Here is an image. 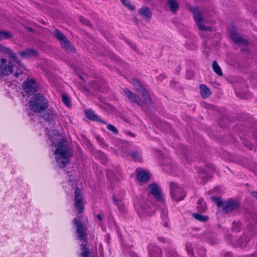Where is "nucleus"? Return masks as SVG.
<instances>
[{
  "mask_svg": "<svg viewBox=\"0 0 257 257\" xmlns=\"http://www.w3.org/2000/svg\"><path fill=\"white\" fill-rule=\"evenodd\" d=\"M200 89L201 96L204 98H206L210 96L211 92L208 87L204 84H200L199 86Z\"/></svg>",
  "mask_w": 257,
  "mask_h": 257,
  "instance_id": "nucleus-25",
  "label": "nucleus"
},
{
  "mask_svg": "<svg viewBox=\"0 0 257 257\" xmlns=\"http://www.w3.org/2000/svg\"><path fill=\"white\" fill-rule=\"evenodd\" d=\"M13 37V35L8 31H0V41L5 39H10Z\"/></svg>",
  "mask_w": 257,
  "mask_h": 257,
  "instance_id": "nucleus-29",
  "label": "nucleus"
},
{
  "mask_svg": "<svg viewBox=\"0 0 257 257\" xmlns=\"http://www.w3.org/2000/svg\"><path fill=\"white\" fill-rule=\"evenodd\" d=\"M123 93L124 95L129 99L130 101L134 102L143 107H144L145 104L147 105L151 104L145 103V99L144 98L143 101L139 99L135 94H134L128 89H124L123 90Z\"/></svg>",
  "mask_w": 257,
  "mask_h": 257,
  "instance_id": "nucleus-13",
  "label": "nucleus"
},
{
  "mask_svg": "<svg viewBox=\"0 0 257 257\" xmlns=\"http://www.w3.org/2000/svg\"><path fill=\"white\" fill-rule=\"evenodd\" d=\"M30 109L35 112L42 113L49 106V101L43 94L37 93L29 100Z\"/></svg>",
  "mask_w": 257,
  "mask_h": 257,
  "instance_id": "nucleus-4",
  "label": "nucleus"
},
{
  "mask_svg": "<svg viewBox=\"0 0 257 257\" xmlns=\"http://www.w3.org/2000/svg\"><path fill=\"white\" fill-rule=\"evenodd\" d=\"M212 69L214 72L218 75L221 76L222 75V72L220 67L218 65L216 60L213 61L212 62Z\"/></svg>",
  "mask_w": 257,
  "mask_h": 257,
  "instance_id": "nucleus-30",
  "label": "nucleus"
},
{
  "mask_svg": "<svg viewBox=\"0 0 257 257\" xmlns=\"http://www.w3.org/2000/svg\"><path fill=\"white\" fill-rule=\"evenodd\" d=\"M38 85L33 79H27L23 83L24 91L27 93H34L37 91Z\"/></svg>",
  "mask_w": 257,
  "mask_h": 257,
  "instance_id": "nucleus-11",
  "label": "nucleus"
},
{
  "mask_svg": "<svg viewBox=\"0 0 257 257\" xmlns=\"http://www.w3.org/2000/svg\"><path fill=\"white\" fill-rule=\"evenodd\" d=\"M84 204L81 191L78 188H76L75 191L74 206L79 213H81L83 211Z\"/></svg>",
  "mask_w": 257,
  "mask_h": 257,
  "instance_id": "nucleus-9",
  "label": "nucleus"
},
{
  "mask_svg": "<svg viewBox=\"0 0 257 257\" xmlns=\"http://www.w3.org/2000/svg\"><path fill=\"white\" fill-rule=\"evenodd\" d=\"M125 134L130 136V137H135V135L131 132H128V131H126L125 132Z\"/></svg>",
  "mask_w": 257,
  "mask_h": 257,
  "instance_id": "nucleus-41",
  "label": "nucleus"
},
{
  "mask_svg": "<svg viewBox=\"0 0 257 257\" xmlns=\"http://www.w3.org/2000/svg\"><path fill=\"white\" fill-rule=\"evenodd\" d=\"M149 192L153 195L157 200L161 202L163 201V195L159 186L156 184H152L149 186Z\"/></svg>",
  "mask_w": 257,
  "mask_h": 257,
  "instance_id": "nucleus-15",
  "label": "nucleus"
},
{
  "mask_svg": "<svg viewBox=\"0 0 257 257\" xmlns=\"http://www.w3.org/2000/svg\"><path fill=\"white\" fill-rule=\"evenodd\" d=\"M252 196L257 199V192H253Z\"/></svg>",
  "mask_w": 257,
  "mask_h": 257,
  "instance_id": "nucleus-44",
  "label": "nucleus"
},
{
  "mask_svg": "<svg viewBox=\"0 0 257 257\" xmlns=\"http://www.w3.org/2000/svg\"><path fill=\"white\" fill-rule=\"evenodd\" d=\"M85 115L87 118L93 121L100 122L102 123H105L104 120L101 119L99 116L96 114L91 109H88L85 110Z\"/></svg>",
  "mask_w": 257,
  "mask_h": 257,
  "instance_id": "nucleus-19",
  "label": "nucleus"
},
{
  "mask_svg": "<svg viewBox=\"0 0 257 257\" xmlns=\"http://www.w3.org/2000/svg\"><path fill=\"white\" fill-rule=\"evenodd\" d=\"M42 117L49 122L54 121L57 118V113L55 109L49 106L44 111H42Z\"/></svg>",
  "mask_w": 257,
  "mask_h": 257,
  "instance_id": "nucleus-14",
  "label": "nucleus"
},
{
  "mask_svg": "<svg viewBox=\"0 0 257 257\" xmlns=\"http://www.w3.org/2000/svg\"><path fill=\"white\" fill-rule=\"evenodd\" d=\"M154 211V207H152L147 204L146 203L140 205L138 209V214L141 217H144L146 215H150Z\"/></svg>",
  "mask_w": 257,
  "mask_h": 257,
  "instance_id": "nucleus-16",
  "label": "nucleus"
},
{
  "mask_svg": "<svg viewBox=\"0 0 257 257\" xmlns=\"http://www.w3.org/2000/svg\"><path fill=\"white\" fill-rule=\"evenodd\" d=\"M193 216L197 220L205 222L207 221L208 219V217L207 216L201 215L198 213H194L193 214Z\"/></svg>",
  "mask_w": 257,
  "mask_h": 257,
  "instance_id": "nucleus-33",
  "label": "nucleus"
},
{
  "mask_svg": "<svg viewBox=\"0 0 257 257\" xmlns=\"http://www.w3.org/2000/svg\"><path fill=\"white\" fill-rule=\"evenodd\" d=\"M131 83L136 90L142 92V95L145 99V103L152 104V100L149 96L147 91L144 88L140 82L137 79L134 78L132 79Z\"/></svg>",
  "mask_w": 257,
  "mask_h": 257,
  "instance_id": "nucleus-8",
  "label": "nucleus"
},
{
  "mask_svg": "<svg viewBox=\"0 0 257 257\" xmlns=\"http://www.w3.org/2000/svg\"><path fill=\"white\" fill-rule=\"evenodd\" d=\"M215 202L218 207H221L222 211L225 213H227L239 207L240 204L237 201L232 199L228 200L222 202L220 198L215 199Z\"/></svg>",
  "mask_w": 257,
  "mask_h": 257,
  "instance_id": "nucleus-6",
  "label": "nucleus"
},
{
  "mask_svg": "<svg viewBox=\"0 0 257 257\" xmlns=\"http://www.w3.org/2000/svg\"><path fill=\"white\" fill-rule=\"evenodd\" d=\"M18 54L24 58H27L37 55V52L34 49H27L21 51Z\"/></svg>",
  "mask_w": 257,
  "mask_h": 257,
  "instance_id": "nucleus-21",
  "label": "nucleus"
},
{
  "mask_svg": "<svg viewBox=\"0 0 257 257\" xmlns=\"http://www.w3.org/2000/svg\"><path fill=\"white\" fill-rule=\"evenodd\" d=\"M234 225H235V223H233V226H234ZM234 226H233V228H234ZM233 229H234V228H233Z\"/></svg>",
  "mask_w": 257,
  "mask_h": 257,
  "instance_id": "nucleus-50",
  "label": "nucleus"
},
{
  "mask_svg": "<svg viewBox=\"0 0 257 257\" xmlns=\"http://www.w3.org/2000/svg\"><path fill=\"white\" fill-rule=\"evenodd\" d=\"M148 250L149 257H162L161 248L154 244H149L148 246Z\"/></svg>",
  "mask_w": 257,
  "mask_h": 257,
  "instance_id": "nucleus-17",
  "label": "nucleus"
},
{
  "mask_svg": "<svg viewBox=\"0 0 257 257\" xmlns=\"http://www.w3.org/2000/svg\"><path fill=\"white\" fill-rule=\"evenodd\" d=\"M29 30L30 31H32V29H31V28H29Z\"/></svg>",
  "mask_w": 257,
  "mask_h": 257,
  "instance_id": "nucleus-47",
  "label": "nucleus"
},
{
  "mask_svg": "<svg viewBox=\"0 0 257 257\" xmlns=\"http://www.w3.org/2000/svg\"><path fill=\"white\" fill-rule=\"evenodd\" d=\"M139 14L141 16L142 18L146 20L147 22H149L151 19L152 13L151 10L147 7H144L140 9L139 10Z\"/></svg>",
  "mask_w": 257,
  "mask_h": 257,
  "instance_id": "nucleus-18",
  "label": "nucleus"
},
{
  "mask_svg": "<svg viewBox=\"0 0 257 257\" xmlns=\"http://www.w3.org/2000/svg\"><path fill=\"white\" fill-rule=\"evenodd\" d=\"M54 35L55 37L57 38V39L59 40L60 43L64 41V39L67 38L63 34H62L59 30L57 29L55 30Z\"/></svg>",
  "mask_w": 257,
  "mask_h": 257,
  "instance_id": "nucleus-32",
  "label": "nucleus"
},
{
  "mask_svg": "<svg viewBox=\"0 0 257 257\" xmlns=\"http://www.w3.org/2000/svg\"><path fill=\"white\" fill-rule=\"evenodd\" d=\"M123 4L131 10H134L135 7L133 6H132L127 0H120Z\"/></svg>",
  "mask_w": 257,
  "mask_h": 257,
  "instance_id": "nucleus-38",
  "label": "nucleus"
},
{
  "mask_svg": "<svg viewBox=\"0 0 257 257\" xmlns=\"http://www.w3.org/2000/svg\"><path fill=\"white\" fill-rule=\"evenodd\" d=\"M225 257H233V256L231 253H228L225 255Z\"/></svg>",
  "mask_w": 257,
  "mask_h": 257,
  "instance_id": "nucleus-45",
  "label": "nucleus"
},
{
  "mask_svg": "<svg viewBox=\"0 0 257 257\" xmlns=\"http://www.w3.org/2000/svg\"><path fill=\"white\" fill-rule=\"evenodd\" d=\"M149 178V173L146 171H141L138 173L137 179L140 182L147 181Z\"/></svg>",
  "mask_w": 257,
  "mask_h": 257,
  "instance_id": "nucleus-24",
  "label": "nucleus"
},
{
  "mask_svg": "<svg viewBox=\"0 0 257 257\" xmlns=\"http://www.w3.org/2000/svg\"><path fill=\"white\" fill-rule=\"evenodd\" d=\"M0 54L5 57L0 59V75L8 76L12 74L14 69V77L22 80L25 78L24 72L25 67L22 64L17 55L9 47L0 44Z\"/></svg>",
  "mask_w": 257,
  "mask_h": 257,
  "instance_id": "nucleus-1",
  "label": "nucleus"
},
{
  "mask_svg": "<svg viewBox=\"0 0 257 257\" xmlns=\"http://www.w3.org/2000/svg\"><path fill=\"white\" fill-rule=\"evenodd\" d=\"M167 257H181L173 249L169 248L167 250Z\"/></svg>",
  "mask_w": 257,
  "mask_h": 257,
  "instance_id": "nucleus-36",
  "label": "nucleus"
},
{
  "mask_svg": "<svg viewBox=\"0 0 257 257\" xmlns=\"http://www.w3.org/2000/svg\"><path fill=\"white\" fill-rule=\"evenodd\" d=\"M160 239L161 240V241L162 242H166L169 244H170L171 243V240H170V239H165L164 238H160Z\"/></svg>",
  "mask_w": 257,
  "mask_h": 257,
  "instance_id": "nucleus-42",
  "label": "nucleus"
},
{
  "mask_svg": "<svg viewBox=\"0 0 257 257\" xmlns=\"http://www.w3.org/2000/svg\"><path fill=\"white\" fill-rule=\"evenodd\" d=\"M67 175L69 177L68 185L72 189L74 188V185L76 183V182L77 180L78 173L76 171H70L67 173Z\"/></svg>",
  "mask_w": 257,
  "mask_h": 257,
  "instance_id": "nucleus-23",
  "label": "nucleus"
},
{
  "mask_svg": "<svg viewBox=\"0 0 257 257\" xmlns=\"http://www.w3.org/2000/svg\"><path fill=\"white\" fill-rule=\"evenodd\" d=\"M167 5L173 14H175L179 8V3L177 0H167Z\"/></svg>",
  "mask_w": 257,
  "mask_h": 257,
  "instance_id": "nucleus-22",
  "label": "nucleus"
},
{
  "mask_svg": "<svg viewBox=\"0 0 257 257\" xmlns=\"http://www.w3.org/2000/svg\"><path fill=\"white\" fill-rule=\"evenodd\" d=\"M249 148L250 150L252 149V147H249Z\"/></svg>",
  "mask_w": 257,
  "mask_h": 257,
  "instance_id": "nucleus-49",
  "label": "nucleus"
},
{
  "mask_svg": "<svg viewBox=\"0 0 257 257\" xmlns=\"http://www.w3.org/2000/svg\"><path fill=\"white\" fill-rule=\"evenodd\" d=\"M112 152L115 154V150L114 149H112Z\"/></svg>",
  "mask_w": 257,
  "mask_h": 257,
  "instance_id": "nucleus-46",
  "label": "nucleus"
},
{
  "mask_svg": "<svg viewBox=\"0 0 257 257\" xmlns=\"http://www.w3.org/2000/svg\"><path fill=\"white\" fill-rule=\"evenodd\" d=\"M63 48L68 52H73L74 51V48L73 46L70 43L69 41L66 38L60 43Z\"/></svg>",
  "mask_w": 257,
  "mask_h": 257,
  "instance_id": "nucleus-26",
  "label": "nucleus"
},
{
  "mask_svg": "<svg viewBox=\"0 0 257 257\" xmlns=\"http://www.w3.org/2000/svg\"><path fill=\"white\" fill-rule=\"evenodd\" d=\"M124 195V192L121 191L118 192H115L113 195V203L117 207L119 211L121 213H124L125 211L124 204L122 201Z\"/></svg>",
  "mask_w": 257,
  "mask_h": 257,
  "instance_id": "nucleus-10",
  "label": "nucleus"
},
{
  "mask_svg": "<svg viewBox=\"0 0 257 257\" xmlns=\"http://www.w3.org/2000/svg\"><path fill=\"white\" fill-rule=\"evenodd\" d=\"M107 176L109 179H112L114 176L113 172L111 170H107Z\"/></svg>",
  "mask_w": 257,
  "mask_h": 257,
  "instance_id": "nucleus-40",
  "label": "nucleus"
},
{
  "mask_svg": "<svg viewBox=\"0 0 257 257\" xmlns=\"http://www.w3.org/2000/svg\"><path fill=\"white\" fill-rule=\"evenodd\" d=\"M79 20L80 21V22H82V23L84 24V25L88 26H90V22L87 19H85L83 17H80Z\"/></svg>",
  "mask_w": 257,
  "mask_h": 257,
  "instance_id": "nucleus-39",
  "label": "nucleus"
},
{
  "mask_svg": "<svg viewBox=\"0 0 257 257\" xmlns=\"http://www.w3.org/2000/svg\"><path fill=\"white\" fill-rule=\"evenodd\" d=\"M96 217H97V218L99 219V220L100 221H102V218L101 215L100 214H98L96 215Z\"/></svg>",
  "mask_w": 257,
  "mask_h": 257,
  "instance_id": "nucleus-43",
  "label": "nucleus"
},
{
  "mask_svg": "<svg viewBox=\"0 0 257 257\" xmlns=\"http://www.w3.org/2000/svg\"><path fill=\"white\" fill-rule=\"evenodd\" d=\"M186 249L189 255H192L193 257H195L193 252V245L191 243H186Z\"/></svg>",
  "mask_w": 257,
  "mask_h": 257,
  "instance_id": "nucleus-34",
  "label": "nucleus"
},
{
  "mask_svg": "<svg viewBox=\"0 0 257 257\" xmlns=\"http://www.w3.org/2000/svg\"><path fill=\"white\" fill-rule=\"evenodd\" d=\"M107 128L114 135H117L118 134L117 128L112 124H108L107 125Z\"/></svg>",
  "mask_w": 257,
  "mask_h": 257,
  "instance_id": "nucleus-37",
  "label": "nucleus"
},
{
  "mask_svg": "<svg viewBox=\"0 0 257 257\" xmlns=\"http://www.w3.org/2000/svg\"><path fill=\"white\" fill-rule=\"evenodd\" d=\"M189 10L193 14L194 20L196 23V24L200 30L205 31H211L212 28L209 27H206L204 25L205 20L204 17L202 15L201 12L198 10L197 8L190 6L189 8Z\"/></svg>",
  "mask_w": 257,
  "mask_h": 257,
  "instance_id": "nucleus-5",
  "label": "nucleus"
},
{
  "mask_svg": "<svg viewBox=\"0 0 257 257\" xmlns=\"http://www.w3.org/2000/svg\"><path fill=\"white\" fill-rule=\"evenodd\" d=\"M205 170H206L204 171L203 172L200 173V177L201 178V182L202 183L207 182L208 179L211 176L214 171V168L211 165L208 170L207 168H206Z\"/></svg>",
  "mask_w": 257,
  "mask_h": 257,
  "instance_id": "nucleus-20",
  "label": "nucleus"
},
{
  "mask_svg": "<svg viewBox=\"0 0 257 257\" xmlns=\"http://www.w3.org/2000/svg\"><path fill=\"white\" fill-rule=\"evenodd\" d=\"M98 89L101 90V88H98Z\"/></svg>",
  "mask_w": 257,
  "mask_h": 257,
  "instance_id": "nucleus-48",
  "label": "nucleus"
},
{
  "mask_svg": "<svg viewBox=\"0 0 257 257\" xmlns=\"http://www.w3.org/2000/svg\"><path fill=\"white\" fill-rule=\"evenodd\" d=\"M47 134L51 142L52 151L55 155L56 163L59 168L65 167L69 163L73 153L67 142L59 139L58 133L46 131Z\"/></svg>",
  "mask_w": 257,
  "mask_h": 257,
  "instance_id": "nucleus-2",
  "label": "nucleus"
},
{
  "mask_svg": "<svg viewBox=\"0 0 257 257\" xmlns=\"http://www.w3.org/2000/svg\"><path fill=\"white\" fill-rule=\"evenodd\" d=\"M229 32L230 38L235 43L243 45L247 44V42L237 34L236 29L234 26H232L229 28Z\"/></svg>",
  "mask_w": 257,
  "mask_h": 257,
  "instance_id": "nucleus-12",
  "label": "nucleus"
},
{
  "mask_svg": "<svg viewBox=\"0 0 257 257\" xmlns=\"http://www.w3.org/2000/svg\"><path fill=\"white\" fill-rule=\"evenodd\" d=\"M127 155L130 156L135 162H140L142 160V154L138 150L128 153Z\"/></svg>",
  "mask_w": 257,
  "mask_h": 257,
  "instance_id": "nucleus-27",
  "label": "nucleus"
},
{
  "mask_svg": "<svg viewBox=\"0 0 257 257\" xmlns=\"http://www.w3.org/2000/svg\"><path fill=\"white\" fill-rule=\"evenodd\" d=\"M87 222V218L82 215L74 218L73 220V225L76 229V239L82 241L79 255L80 257H94L93 250L89 248L86 240L87 232L85 225Z\"/></svg>",
  "mask_w": 257,
  "mask_h": 257,
  "instance_id": "nucleus-3",
  "label": "nucleus"
},
{
  "mask_svg": "<svg viewBox=\"0 0 257 257\" xmlns=\"http://www.w3.org/2000/svg\"><path fill=\"white\" fill-rule=\"evenodd\" d=\"M170 186L171 195L174 200L179 201L184 199L186 194L181 186L177 183L172 182Z\"/></svg>",
  "mask_w": 257,
  "mask_h": 257,
  "instance_id": "nucleus-7",
  "label": "nucleus"
},
{
  "mask_svg": "<svg viewBox=\"0 0 257 257\" xmlns=\"http://www.w3.org/2000/svg\"><path fill=\"white\" fill-rule=\"evenodd\" d=\"M161 217L163 222V225L165 227H168L169 226V221L168 218V212L165 208H162L161 210Z\"/></svg>",
  "mask_w": 257,
  "mask_h": 257,
  "instance_id": "nucleus-28",
  "label": "nucleus"
},
{
  "mask_svg": "<svg viewBox=\"0 0 257 257\" xmlns=\"http://www.w3.org/2000/svg\"><path fill=\"white\" fill-rule=\"evenodd\" d=\"M62 99L63 102L67 106H68V107L70 106V105H71L70 100L69 96L67 94H63L62 95Z\"/></svg>",
  "mask_w": 257,
  "mask_h": 257,
  "instance_id": "nucleus-35",
  "label": "nucleus"
},
{
  "mask_svg": "<svg viewBox=\"0 0 257 257\" xmlns=\"http://www.w3.org/2000/svg\"><path fill=\"white\" fill-rule=\"evenodd\" d=\"M197 208L198 211L201 212H204L206 210V204L202 198H199L198 200Z\"/></svg>",
  "mask_w": 257,
  "mask_h": 257,
  "instance_id": "nucleus-31",
  "label": "nucleus"
}]
</instances>
